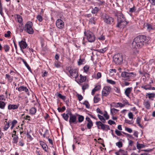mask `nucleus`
Listing matches in <instances>:
<instances>
[{"label": "nucleus", "instance_id": "nucleus-1", "mask_svg": "<svg viewBox=\"0 0 155 155\" xmlns=\"http://www.w3.org/2000/svg\"><path fill=\"white\" fill-rule=\"evenodd\" d=\"M148 37L144 35H139L134 38L132 43V47L134 48L139 49L142 48L147 43Z\"/></svg>", "mask_w": 155, "mask_h": 155}, {"label": "nucleus", "instance_id": "nucleus-2", "mask_svg": "<svg viewBox=\"0 0 155 155\" xmlns=\"http://www.w3.org/2000/svg\"><path fill=\"white\" fill-rule=\"evenodd\" d=\"M117 24L116 27L122 28L129 23V21L126 20V18L122 13H118L117 16Z\"/></svg>", "mask_w": 155, "mask_h": 155}, {"label": "nucleus", "instance_id": "nucleus-3", "mask_svg": "<svg viewBox=\"0 0 155 155\" xmlns=\"http://www.w3.org/2000/svg\"><path fill=\"white\" fill-rule=\"evenodd\" d=\"M84 34L88 42L93 43L95 41L96 37L95 35L93 32L90 30L84 31Z\"/></svg>", "mask_w": 155, "mask_h": 155}, {"label": "nucleus", "instance_id": "nucleus-4", "mask_svg": "<svg viewBox=\"0 0 155 155\" xmlns=\"http://www.w3.org/2000/svg\"><path fill=\"white\" fill-rule=\"evenodd\" d=\"M135 73L127 71L123 72L121 73V76L122 78H124L127 80L130 81L136 76Z\"/></svg>", "mask_w": 155, "mask_h": 155}, {"label": "nucleus", "instance_id": "nucleus-5", "mask_svg": "<svg viewBox=\"0 0 155 155\" xmlns=\"http://www.w3.org/2000/svg\"><path fill=\"white\" fill-rule=\"evenodd\" d=\"M32 26L33 24L31 21H27L25 25V31L29 34H32L34 33Z\"/></svg>", "mask_w": 155, "mask_h": 155}, {"label": "nucleus", "instance_id": "nucleus-6", "mask_svg": "<svg viewBox=\"0 0 155 155\" xmlns=\"http://www.w3.org/2000/svg\"><path fill=\"white\" fill-rule=\"evenodd\" d=\"M101 121H96L95 124L98 129L102 130H110V128L109 125L104 124Z\"/></svg>", "mask_w": 155, "mask_h": 155}, {"label": "nucleus", "instance_id": "nucleus-7", "mask_svg": "<svg viewBox=\"0 0 155 155\" xmlns=\"http://www.w3.org/2000/svg\"><path fill=\"white\" fill-rule=\"evenodd\" d=\"M67 69L68 70L70 76L72 78H74L76 80L78 76V74L77 70L75 68H72L71 67H68Z\"/></svg>", "mask_w": 155, "mask_h": 155}, {"label": "nucleus", "instance_id": "nucleus-8", "mask_svg": "<svg viewBox=\"0 0 155 155\" xmlns=\"http://www.w3.org/2000/svg\"><path fill=\"white\" fill-rule=\"evenodd\" d=\"M102 19L104 22L107 25H110L114 21L113 18L107 14H105L103 16Z\"/></svg>", "mask_w": 155, "mask_h": 155}, {"label": "nucleus", "instance_id": "nucleus-9", "mask_svg": "<svg viewBox=\"0 0 155 155\" xmlns=\"http://www.w3.org/2000/svg\"><path fill=\"white\" fill-rule=\"evenodd\" d=\"M122 55L120 54H115L113 57V61L117 64H120L123 61Z\"/></svg>", "mask_w": 155, "mask_h": 155}, {"label": "nucleus", "instance_id": "nucleus-10", "mask_svg": "<svg viewBox=\"0 0 155 155\" xmlns=\"http://www.w3.org/2000/svg\"><path fill=\"white\" fill-rule=\"evenodd\" d=\"M70 116L69 122L70 124H76L77 122V115L73 114L71 112L68 113Z\"/></svg>", "mask_w": 155, "mask_h": 155}, {"label": "nucleus", "instance_id": "nucleus-11", "mask_svg": "<svg viewBox=\"0 0 155 155\" xmlns=\"http://www.w3.org/2000/svg\"><path fill=\"white\" fill-rule=\"evenodd\" d=\"M18 44L20 48V50L23 53H24L23 50L26 48L28 46V45L26 41L22 40L18 42Z\"/></svg>", "mask_w": 155, "mask_h": 155}, {"label": "nucleus", "instance_id": "nucleus-12", "mask_svg": "<svg viewBox=\"0 0 155 155\" xmlns=\"http://www.w3.org/2000/svg\"><path fill=\"white\" fill-rule=\"evenodd\" d=\"M111 89L109 86H105L102 91V95L103 96H107L110 93Z\"/></svg>", "mask_w": 155, "mask_h": 155}, {"label": "nucleus", "instance_id": "nucleus-13", "mask_svg": "<svg viewBox=\"0 0 155 155\" xmlns=\"http://www.w3.org/2000/svg\"><path fill=\"white\" fill-rule=\"evenodd\" d=\"M56 26L60 29L63 28L64 27V23L62 20L58 19L56 21Z\"/></svg>", "mask_w": 155, "mask_h": 155}, {"label": "nucleus", "instance_id": "nucleus-14", "mask_svg": "<svg viewBox=\"0 0 155 155\" xmlns=\"http://www.w3.org/2000/svg\"><path fill=\"white\" fill-rule=\"evenodd\" d=\"M16 89L18 90V91L20 92L24 91L29 96L30 95L28 92V89L26 87H25L23 86H20L18 88H17Z\"/></svg>", "mask_w": 155, "mask_h": 155}, {"label": "nucleus", "instance_id": "nucleus-15", "mask_svg": "<svg viewBox=\"0 0 155 155\" xmlns=\"http://www.w3.org/2000/svg\"><path fill=\"white\" fill-rule=\"evenodd\" d=\"M80 79L76 80V81L79 85H81V83L84 82L86 79V76H84L80 74Z\"/></svg>", "mask_w": 155, "mask_h": 155}, {"label": "nucleus", "instance_id": "nucleus-16", "mask_svg": "<svg viewBox=\"0 0 155 155\" xmlns=\"http://www.w3.org/2000/svg\"><path fill=\"white\" fill-rule=\"evenodd\" d=\"M40 144L42 147L43 149L46 152H48V148L47 145L42 141H39Z\"/></svg>", "mask_w": 155, "mask_h": 155}, {"label": "nucleus", "instance_id": "nucleus-17", "mask_svg": "<svg viewBox=\"0 0 155 155\" xmlns=\"http://www.w3.org/2000/svg\"><path fill=\"white\" fill-rule=\"evenodd\" d=\"M116 155H128V152L125 150L120 149L119 151L115 153Z\"/></svg>", "mask_w": 155, "mask_h": 155}, {"label": "nucleus", "instance_id": "nucleus-18", "mask_svg": "<svg viewBox=\"0 0 155 155\" xmlns=\"http://www.w3.org/2000/svg\"><path fill=\"white\" fill-rule=\"evenodd\" d=\"M19 106V104H9L8 107V109L9 110H17Z\"/></svg>", "mask_w": 155, "mask_h": 155}, {"label": "nucleus", "instance_id": "nucleus-19", "mask_svg": "<svg viewBox=\"0 0 155 155\" xmlns=\"http://www.w3.org/2000/svg\"><path fill=\"white\" fill-rule=\"evenodd\" d=\"M97 39L100 41H104L105 39V35L102 33H98L97 35Z\"/></svg>", "mask_w": 155, "mask_h": 155}, {"label": "nucleus", "instance_id": "nucleus-20", "mask_svg": "<svg viewBox=\"0 0 155 155\" xmlns=\"http://www.w3.org/2000/svg\"><path fill=\"white\" fill-rule=\"evenodd\" d=\"M133 88L132 87H127L125 89L124 91L125 95L128 97H130V94L132 91Z\"/></svg>", "mask_w": 155, "mask_h": 155}, {"label": "nucleus", "instance_id": "nucleus-21", "mask_svg": "<svg viewBox=\"0 0 155 155\" xmlns=\"http://www.w3.org/2000/svg\"><path fill=\"white\" fill-rule=\"evenodd\" d=\"M19 59L22 61L23 62V63L25 64V66L27 68L28 70L30 71L31 72V70L30 66L28 64V63H27L26 61L25 60L21 57Z\"/></svg>", "mask_w": 155, "mask_h": 155}, {"label": "nucleus", "instance_id": "nucleus-22", "mask_svg": "<svg viewBox=\"0 0 155 155\" xmlns=\"http://www.w3.org/2000/svg\"><path fill=\"white\" fill-rule=\"evenodd\" d=\"M5 78L7 79L9 83H11L13 80V77L10 76L8 74H6L5 75Z\"/></svg>", "mask_w": 155, "mask_h": 155}, {"label": "nucleus", "instance_id": "nucleus-23", "mask_svg": "<svg viewBox=\"0 0 155 155\" xmlns=\"http://www.w3.org/2000/svg\"><path fill=\"white\" fill-rule=\"evenodd\" d=\"M110 111V113L111 115H114L118 113L119 110L114 108H111Z\"/></svg>", "mask_w": 155, "mask_h": 155}, {"label": "nucleus", "instance_id": "nucleus-24", "mask_svg": "<svg viewBox=\"0 0 155 155\" xmlns=\"http://www.w3.org/2000/svg\"><path fill=\"white\" fill-rule=\"evenodd\" d=\"M82 86V88L83 92H84L85 90L88 88L89 85L87 82L84 83V84H81V85H79Z\"/></svg>", "mask_w": 155, "mask_h": 155}, {"label": "nucleus", "instance_id": "nucleus-25", "mask_svg": "<svg viewBox=\"0 0 155 155\" xmlns=\"http://www.w3.org/2000/svg\"><path fill=\"white\" fill-rule=\"evenodd\" d=\"M6 124H5V126L3 128L4 131H6L9 127L10 123H11V121L10 120L8 122L6 121L5 122Z\"/></svg>", "mask_w": 155, "mask_h": 155}, {"label": "nucleus", "instance_id": "nucleus-26", "mask_svg": "<svg viewBox=\"0 0 155 155\" xmlns=\"http://www.w3.org/2000/svg\"><path fill=\"white\" fill-rule=\"evenodd\" d=\"M147 28V29L149 31H150L151 30H154L155 28L153 27V25L149 23H147L146 25Z\"/></svg>", "mask_w": 155, "mask_h": 155}, {"label": "nucleus", "instance_id": "nucleus-27", "mask_svg": "<svg viewBox=\"0 0 155 155\" xmlns=\"http://www.w3.org/2000/svg\"><path fill=\"white\" fill-rule=\"evenodd\" d=\"M76 115L78 117V120L79 123H81L83 122L84 119V117L83 116L76 114Z\"/></svg>", "mask_w": 155, "mask_h": 155}, {"label": "nucleus", "instance_id": "nucleus-28", "mask_svg": "<svg viewBox=\"0 0 155 155\" xmlns=\"http://www.w3.org/2000/svg\"><path fill=\"white\" fill-rule=\"evenodd\" d=\"M12 137L13 138L12 143L15 144L17 143L19 138L18 135L13 136V137Z\"/></svg>", "mask_w": 155, "mask_h": 155}, {"label": "nucleus", "instance_id": "nucleus-29", "mask_svg": "<svg viewBox=\"0 0 155 155\" xmlns=\"http://www.w3.org/2000/svg\"><path fill=\"white\" fill-rule=\"evenodd\" d=\"M3 48L4 49L5 52L7 53L9 51L10 47L8 45L6 44L3 45Z\"/></svg>", "mask_w": 155, "mask_h": 155}, {"label": "nucleus", "instance_id": "nucleus-30", "mask_svg": "<svg viewBox=\"0 0 155 155\" xmlns=\"http://www.w3.org/2000/svg\"><path fill=\"white\" fill-rule=\"evenodd\" d=\"M101 100L100 98L99 97V95H96L94 97V102L95 103H98Z\"/></svg>", "mask_w": 155, "mask_h": 155}, {"label": "nucleus", "instance_id": "nucleus-31", "mask_svg": "<svg viewBox=\"0 0 155 155\" xmlns=\"http://www.w3.org/2000/svg\"><path fill=\"white\" fill-rule=\"evenodd\" d=\"M107 50L108 48L107 47H105L102 49H97V51L99 53L103 54Z\"/></svg>", "mask_w": 155, "mask_h": 155}, {"label": "nucleus", "instance_id": "nucleus-32", "mask_svg": "<svg viewBox=\"0 0 155 155\" xmlns=\"http://www.w3.org/2000/svg\"><path fill=\"white\" fill-rule=\"evenodd\" d=\"M150 84H147L146 85H142L141 86V88L146 90H150Z\"/></svg>", "mask_w": 155, "mask_h": 155}, {"label": "nucleus", "instance_id": "nucleus-33", "mask_svg": "<svg viewBox=\"0 0 155 155\" xmlns=\"http://www.w3.org/2000/svg\"><path fill=\"white\" fill-rule=\"evenodd\" d=\"M145 146L143 144L139 143L138 142L137 143V149L140 150L142 148H144Z\"/></svg>", "mask_w": 155, "mask_h": 155}, {"label": "nucleus", "instance_id": "nucleus-34", "mask_svg": "<svg viewBox=\"0 0 155 155\" xmlns=\"http://www.w3.org/2000/svg\"><path fill=\"white\" fill-rule=\"evenodd\" d=\"M97 116L99 119L101 120V122L104 123H105L106 122V119L103 116L100 114H98Z\"/></svg>", "mask_w": 155, "mask_h": 155}, {"label": "nucleus", "instance_id": "nucleus-35", "mask_svg": "<svg viewBox=\"0 0 155 155\" xmlns=\"http://www.w3.org/2000/svg\"><path fill=\"white\" fill-rule=\"evenodd\" d=\"M141 119L139 117H137L136 119V123L138 126L141 128H142L143 126L140 124Z\"/></svg>", "mask_w": 155, "mask_h": 155}, {"label": "nucleus", "instance_id": "nucleus-36", "mask_svg": "<svg viewBox=\"0 0 155 155\" xmlns=\"http://www.w3.org/2000/svg\"><path fill=\"white\" fill-rule=\"evenodd\" d=\"M6 103L2 101H0V108L4 109L5 108Z\"/></svg>", "mask_w": 155, "mask_h": 155}, {"label": "nucleus", "instance_id": "nucleus-37", "mask_svg": "<svg viewBox=\"0 0 155 155\" xmlns=\"http://www.w3.org/2000/svg\"><path fill=\"white\" fill-rule=\"evenodd\" d=\"M61 63L58 61H55L54 62V65L55 67L59 68L61 66Z\"/></svg>", "mask_w": 155, "mask_h": 155}, {"label": "nucleus", "instance_id": "nucleus-38", "mask_svg": "<svg viewBox=\"0 0 155 155\" xmlns=\"http://www.w3.org/2000/svg\"><path fill=\"white\" fill-rule=\"evenodd\" d=\"M43 136L44 138L46 137V138H48V137H49V132L48 130H45L44 133L43 135Z\"/></svg>", "mask_w": 155, "mask_h": 155}, {"label": "nucleus", "instance_id": "nucleus-39", "mask_svg": "<svg viewBox=\"0 0 155 155\" xmlns=\"http://www.w3.org/2000/svg\"><path fill=\"white\" fill-rule=\"evenodd\" d=\"M68 114L63 113L61 115L63 119L66 121H68V120L69 116L68 115Z\"/></svg>", "mask_w": 155, "mask_h": 155}, {"label": "nucleus", "instance_id": "nucleus-40", "mask_svg": "<svg viewBox=\"0 0 155 155\" xmlns=\"http://www.w3.org/2000/svg\"><path fill=\"white\" fill-rule=\"evenodd\" d=\"M18 21L21 23L22 22V17L19 15H16Z\"/></svg>", "mask_w": 155, "mask_h": 155}, {"label": "nucleus", "instance_id": "nucleus-41", "mask_svg": "<svg viewBox=\"0 0 155 155\" xmlns=\"http://www.w3.org/2000/svg\"><path fill=\"white\" fill-rule=\"evenodd\" d=\"M37 110L34 107L31 108L29 110L30 113L31 114H35L36 113Z\"/></svg>", "mask_w": 155, "mask_h": 155}, {"label": "nucleus", "instance_id": "nucleus-42", "mask_svg": "<svg viewBox=\"0 0 155 155\" xmlns=\"http://www.w3.org/2000/svg\"><path fill=\"white\" fill-rule=\"evenodd\" d=\"M55 95H56L58 97H59V98H61V99H62L64 101L66 99V97L65 96H63L60 93H58L57 94V95L56 94H55Z\"/></svg>", "mask_w": 155, "mask_h": 155}, {"label": "nucleus", "instance_id": "nucleus-43", "mask_svg": "<svg viewBox=\"0 0 155 155\" xmlns=\"http://www.w3.org/2000/svg\"><path fill=\"white\" fill-rule=\"evenodd\" d=\"M144 105L147 109H149L150 108V103L149 101H147L144 102Z\"/></svg>", "mask_w": 155, "mask_h": 155}, {"label": "nucleus", "instance_id": "nucleus-44", "mask_svg": "<svg viewBox=\"0 0 155 155\" xmlns=\"http://www.w3.org/2000/svg\"><path fill=\"white\" fill-rule=\"evenodd\" d=\"M85 63V59H81L80 58L78 61V65H80L81 64H84Z\"/></svg>", "mask_w": 155, "mask_h": 155}, {"label": "nucleus", "instance_id": "nucleus-45", "mask_svg": "<svg viewBox=\"0 0 155 155\" xmlns=\"http://www.w3.org/2000/svg\"><path fill=\"white\" fill-rule=\"evenodd\" d=\"M93 124L92 121L87 122V127L88 129H91L92 127L93 126Z\"/></svg>", "mask_w": 155, "mask_h": 155}, {"label": "nucleus", "instance_id": "nucleus-46", "mask_svg": "<svg viewBox=\"0 0 155 155\" xmlns=\"http://www.w3.org/2000/svg\"><path fill=\"white\" fill-rule=\"evenodd\" d=\"M146 96H148L149 98L151 99L152 98L155 97V94L154 93H147Z\"/></svg>", "mask_w": 155, "mask_h": 155}, {"label": "nucleus", "instance_id": "nucleus-47", "mask_svg": "<svg viewBox=\"0 0 155 155\" xmlns=\"http://www.w3.org/2000/svg\"><path fill=\"white\" fill-rule=\"evenodd\" d=\"M122 102L123 105H124V106L126 105H130V104H129V102L126 99H124L122 101Z\"/></svg>", "mask_w": 155, "mask_h": 155}, {"label": "nucleus", "instance_id": "nucleus-48", "mask_svg": "<svg viewBox=\"0 0 155 155\" xmlns=\"http://www.w3.org/2000/svg\"><path fill=\"white\" fill-rule=\"evenodd\" d=\"M83 104L85 106L86 108L87 109H89L90 108V104L87 101H85Z\"/></svg>", "mask_w": 155, "mask_h": 155}, {"label": "nucleus", "instance_id": "nucleus-49", "mask_svg": "<svg viewBox=\"0 0 155 155\" xmlns=\"http://www.w3.org/2000/svg\"><path fill=\"white\" fill-rule=\"evenodd\" d=\"M116 145L119 148H121L123 147V145L121 141L116 143Z\"/></svg>", "mask_w": 155, "mask_h": 155}, {"label": "nucleus", "instance_id": "nucleus-50", "mask_svg": "<svg viewBox=\"0 0 155 155\" xmlns=\"http://www.w3.org/2000/svg\"><path fill=\"white\" fill-rule=\"evenodd\" d=\"M99 11V8L97 7H95L91 11V12L93 14H96Z\"/></svg>", "mask_w": 155, "mask_h": 155}, {"label": "nucleus", "instance_id": "nucleus-51", "mask_svg": "<svg viewBox=\"0 0 155 155\" xmlns=\"http://www.w3.org/2000/svg\"><path fill=\"white\" fill-rule=\"evenodd\" d=\"M107 81L108 83L112 85H114L116 84L115 81L111 79H107Z\"/></svg>", "mask_w": 155, "mask_h": 155}, {"label": "nucleus", "instance_id": "nucleus-52", "mask_svg": "<svg viewBox=\"0 0 155 155\" xmlns=\"http://www.w3.org/2000/svg\"><path fill=\"white\" fill-rule=\"evenodd\" d=\"M11 32L9 31H8L6 33L4 34V36L6 38H9L11 36Z\"/></svg>", "mask_w": 155, "mask_h": 155}, {"label": "nucleus", "instance_id": "nucleus-53", "mask_svg": "<svg viewBox=\"0 0 155 155\" xmlns=\"http://www.w3.org/2000/svg\"><path fill=\"white\" fill-rule=\"evenodd\" d=\"M136 7L135 6H134L132 8H130L129 12L131 13L133 12H134L136 11Z\"/></svg>", "mask_w": 155, "mask_h": 155}, {"label": "nucleus", "instance_id": "nucleus-54", "mask_svg": "<svg viewBox=\"0 0 155 155\" xmlns=\"http://www.w3.org/2000/svg\"><path fill=\"white\" fill-rule=\"evenodd\" d=\"M36 18L37 20L40 22H41L43 20L42 17L40 15H38Z\"/></svg>", "mask_w": 155, "mask_h": 155}, {"label": "nucleus", "instance_id": "nucleus-55", "mask_svg": "<svg viewBox=\"0 0 155 155\" xmlns=\"http://www.w3.org/2000/svg\"><path fill=\"white\" fill-rule=\"evenodd\" d=\"M25 145V143L24 141L22 140H20L18 143V145L21 147H23V146Z\"/></svg>", "mask_w": 155, "mask_h": 155}, {"label": "nucleus", "instance_id": "nucleus-56", "mask_svg": "<svg viewBox=\"0 0 155 155\" xmlns=\"http://www.w3.org/2000/svg\"><path fill=\"white\" fill-rule=\"evenodd\" d=\"M89 69V66H88L87 65H85L84 67V72H87L88 71Z\"/></svg>", "mask_w": 155, "mask_h": 155}, {"label": "nucleus", "instance_id": "nucleus-57", "mask_svg": "<svg viewBox=\"0 0 155 155\" xmlns=\"http://www.w3.org/2000/svg\"><path fill=\"white\" fill-rule=\"evenodd\" d=\"M115 134L118 136H120L122 135L121 132L120 131L117 130H115Z\"/></svg>", "mask_w": 155, "mask_h": 155}, {"label": "nucleus", "instance_id": "nucleus-58", "mask_svg": "<svg viewBox=\"0 0 155 155\" xmlns=\"http://www.w3.org/2000/svg\"><path fill=\"white\" fill-rule=\"evenodd\" d=\"M103 115L105 117V119L108 120L109 118V116L108 114L106 111H105V113L103 114Z\"/></svg>", "mask_w": 155, "mask_h": 155}, {"label": "nucleus", "instance_id": "nucleus-59", "mask_svg": "<svg viewBox=\"0 0 155 155\" xmlns=\"http://www.w3.org/2000/svg\"><path fill=\"white\" fill-rule=\"evenodd\" d=\"M125 130L129 132V133H131L133 131L131 128L128 127H125Z\"/></svg>", "mask_w": 155, "mask_h": 155}, {"label": "nucleus", "instance_id": "nucleus-60", "mask_svg": "<svg viewBox=\"0 0 155 155\" xmlns=\"http://www.w3.org/2000/svg\"><path fill=\"white\" fill-rule=\"evenodd\" d=\"M17 123L18 121L14 119L11 122V125H12L13 126H15V125Z\"/></svg>", "mask_w": 155, "mask_h": 155}, {"label": "nucleus", "instance_id": "nucleus-61", "mask_svg": "<svg viewBox=\"0 0 155 155\" xmlns=\"http://www.w3.org/2000/svg\"><path fill=\"white\" fill-rule=\"evenodd\" d=\"M128 116L130 119H133V115L132 112H130L128 113Z\"/></svg>", "mask_w": 155, "mask_h": 155}, {"label": "nucleus", "instance_id": "nucleus-62", "mask_svg": "<svg viewBox=\"0 0 155 155\" xmlns=\"http://www.w3.org/2000/svg\"><path fill=\"white\" fill-rule=\"evenodd\" d=\"M94 19V18H91L89 20V21L91 23H93V24H95V21Z\"/></svg>", "mask_w": 155, "mask_h": 155}, {"label": "nucleus", "instance_id": "nucleus-63", "mask_svg": "<svg viewBox=\"0 0 155 155\" xmlns=\"http://www.w3.org/2000/svg\"><path fill=\"white\" fill-rule=\"evenodd\" d=\"M94 89H95L96 91H98L100 90L101 88V86L100 85H97L94 88Z\"/></svg>", "mask_w": 155, "mask_h": 155}, {"label": "nucleus", "instance_id": "nucleus-64", "mask_svg": "<svg viewBox=\"0 0 155 155\" xmlns=\"http://www.w3.org/2000/svg\"><path fill=\"white\" fill-rule=\"evenodd\" d=\"M96 111L97 113H99L101 114H103V112L99 108H97L96 110Z\"/></svg>", "mask_w": 155, "mask_h": 155}]
</instances>
